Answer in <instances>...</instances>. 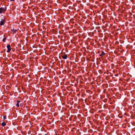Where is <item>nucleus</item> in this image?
Wrapping results in <instances>:
<instances>
[{"label": "nucleus", "instance_id": "obj_1", "mask_svg": "<svg viewBox=\"0 0 135 135\" xmlns=\"http://www.w3.org/2000/svg\"><path fill=\"white\" fill-rule=\"evenodd\" d=\"M6 9V7H4V8H0V13L5 12Z\"/></svg>", "mask_w": 135, "mask_h": 135}, {"label": "nucleus", "instance_id": "obj_2", "mask_svg": "<svg viewBox=\"0 0 135 135\" xmlns=\"http://www.w3.org/2000/svg\"><path fill=\"white\" fill-rule=\"evenodd\" d=\"M7 52H9L11 50V47L9 45H8L7 46Z\"/></svg>", "mask_w": 135, "mask_h": 135}, {"label": "nucleus", "instance_id": "obj_3", "mask_svg": "<svg viewBox=\"0 0 135 135\" xmlns=\"http://www.w3.org/2000/svg\"><path fill=\"white\" fill-rule=\"evenodd\" d=\"M5 22V20L4 19H2L0 22V25H3Z\"/></svg>", "mask_w": 135, "mask_h": 135}, {"label": "nucleus", "instance_id": "obj_4", "mask_svg": "<svg viewBox=\"0 0 135 135\" xmlns=\"http://www.w3.org/2000/svg\"><path fill=\"white\" fill-rule=\"evenodd\" d=\"M17 31V30H14V29L11 30V32L13 34L16 33Z\"/></svg>", "mask_w": 135, "mask_h": 135}, {"label": "nucleus", "instance_id": "obj_5", "mask_svg": "<svg viewBox=\"0 0 135 135\" xmlns=\"http://www.w3.org/2000/svg\"><path fill=\"white\" fill-rule=\"evenodd\" d=\"M67 56L66 55H65L62 56V58L64 59H66L67 58Z\"/></svg>", "mask_w": 135, "mask_h": 135}, {"label": "nucleus", "instance_id": "obj_6", "mask_svg": "<svg viewBox=\"0 0 135 135\" xmlns=\"http://www.w3.org/2000/svg\"><path fill=\"white\" fill-rule=\"evenodd\" d=\"M17 102H18V103H17L16 105L17 107H19V104L18 102H20V101L19 100H17Z\"/></svg>", "mask_w": 135, "mask_h": 135}, {"label": "nucleus", "instance_id": "obj_7", "mask_svg": "<svg viewBox=\"0 0 135 135\" xmlns=\"http://www.w3.org/2000/svg\"><path fill=\"white\" fill-rule=\"evenodd\" d=\"M105 53L104 52L102 51V54L100 55V56H102L103 55H104Z\"/></svg>", "mask_w": 135, "mask_h": 135}, {"label": "nucleus", "instance_id": "obj_8", "mask_svg": "<svg viewBox=\"0 0 135 135\" xmlns=\"http://www.w3.org/2000/svg\"><path fill=\"white\" fill-rule=\"evenodd\" d=\"M6 125V124L5 123L3 122L2 123V126H4Z\"/></svg>", "mask_w": 135, "mask_h": 135}, {"label": "nucleus", "instance_id": "obj_9", "mask_svg": "<svg viewBox=\"0 0 135 135\" xmlns=\"http://www.w3.org/2000/svg\"><path fill=\"white\" fill-rule=\"evenodd\" d=\"M6 117L5 116H3V119H6Z\"/></svg>", "mask_w": 135, "mask_h": 135}, {"label": "nucleus", "instance_id": "obj_10", "mask_svg": "<svg viewBox=\"0 0 135 135\" xmlns=\"http://www.w3.org/2000/svg\"><path fill=\"white\" fill-rule=\"evenodd\" d=\"M3 41L4 42L5 41H4V39H3Z\"/></svg>", "mask_w": 135, "mask_h": 135}, {"label": "nucleus", "instance_id": "obj_11", "mask_svg": "<svg viewBox=\"0 0 135 135\" xmlns=\"http://www.w3.org/2000/svg\"><path fill=\"white\" fill-rule=\"evenodd\" d=\"M44 135H47V134H45Z\"/></svg>", "mask_w": 135, "mask_h": 135}]
</instances>
